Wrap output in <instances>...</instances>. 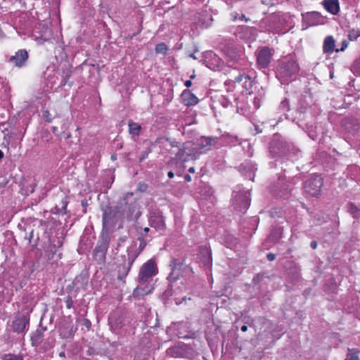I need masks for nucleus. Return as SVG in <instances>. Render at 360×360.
Masks as SVG:
<instances>
[{
    "instance_id": "nucleus-1",
    "label": "nucleus",
    "mask_w": 360,
    "mask_h": 360,
    "mask_svg": "<svg viewBox=\"0 0 360 360\" xmlns=\"http://www.w3.org/2000/svg\"><path fill=\"white\" fill-rule=\"evenodd\" d=\"M117 206L124 221L137 220L141 214L133 193H127Z\"/></svg>"
},
{
    "instance_id": "nucleus-2",
    "label": "nucleus",
    "mask_w": 360,
    "mask_h": 360,
    "mask_svg": "<svg viewBox=\"0 0 360 360\" xmlns=\"http://www.w3.org/2000/svg\"><path fill=\"white\" fill-rule=\"evenodd\" d=\"M170 153L174 155V158L181 162H186L197 158L194 148V143L191 141L180 143L175 141H169Z\"/></svg>"
},
{
    "instance_id": "nucleus-3",
    "label": "nucleus",
    "mask_w": 360,
    "mask_h": 360,
    "mask_svg": "<svg viewBox=\"0 0 360 360\" xmlns=\"http://www.w3.org/2000/svg\"><path fill=\"white\" fill-rule=\"evenodd\" d=\"M297 63L292 59L281 60L276 68V77L282 84H288L296 79L299 72Z\"/></svg>"
},
{
    "instance_id": "nucleus-4",
    "label": "nucleus",
    "mask_w": 360,
    "mask_h": 360,
    "mask_svg": "<svg viewBox=\"0 0 360 360\" xmlns=\"http://www.w3.org/2000/svg\"><path fill=\"white\" fill-rule=\"evenodd\" d=\"M124 220L118 206L115 207H108L103 210L102 223L103 229H109L115 227L117 224L119 227L122 226Z\"/></svg>"
},
{
    "instance_id": "nucleus-5",
    "label": "nucleus",
    "mask_w": 360,
    "mask_h": 360,
    "mask_svg": "<svg viewBox=\"0 0 360 360\" xmlns=\"http://www.w3.org/2000/svg\"><path fill=\"white\" fill-rule=\"evenodd\" d=\"M294 146L284 140L274 137L269 145V153L273 157H281L288 153H295Z\"/></svg>"
},
{
    "instance_id": "nucleus-6",
    "label": "nucleus",
    "mask_w": 360,
    "mask_h": 360,
    "mask_svg": "<svg viewBox=\"0 0 360 360\" xmlns=\"http://www.w3.org/2000/svg\"><path fill=\"white\" fill-rule=\"evenodd\" d=\"M169 266L171 273L169 274L167 279L170 282H174L181 276L188 274L191 271V268L186 265L183 260L179 259H172Z\"/></svg>"
},
{
    "instance_id": "nucleus-7",
    "label": "nucleus",
    "mask_w": 360,
    "mask_h": 360,
    "mask_svg": "<svg viewBox=\"0 0 360 360\" xmlns=\"http://www.w3.org/2000/svg\"><path fill=\"white\" fill-rule=\"evenodd\" d=\"M194 144L195 152L198 157L200 154L205 153L210 150L212 146H221L224 145V143L221 141L219 137L207 136L201 137Z\"/></svg>"
},
{
    "instance_id": "nucleus-8",
    "label": "nucleus",
    "mask_w": 360,
    "mask_h": 360,
    "mask_svg": "<svg viewBox=\"0 0 360 360\" xmlns=\"http://www.w3.org/2000/svg\"><path fill=\"white\" fill-rule=\"evenodd\" d=\"M238 188V191H233L232 205L236 210L245 212L250 204V193L248 191H242L240 188Z\"/></svg>"
},
{
    "instance_id": "nucleus-9",
    "label": "nucleus",
    "mask_w": 360,
    "mask_h": 360,
    "mask_svg": "<svg viewBox=\"0 0 360 360\" xmlns=\"http://www.w3.org/2000/svg\"><path fill=\"white\" fill-rule=\"evenodd\" d=\"M110 237L108 235H102L98 241L94 251L93 255L96 261L99 264H104L106 259V254L109 248Z\"/></svg>"
},
{
    "instance_id": "nucleus-10",
    "label": "nucleus",
    "mask_w": 360,
    "mask_h": 360,
    "mask_svg": "<svg viewBox=\"0 0 360 360\" xmlns=\"http://www.w3.org/2000/svg\"><path fill=\"white\" fill-rule=\"evenodd\" d=\"M323 184V180L319 175H315L307 179L304 183V190L306 193L312 197H319L321 194V187Z\"/></svg>"
},
{
    "instance_id": "nucleus-11",
    "label": "nucleus",
    "mask_w": 360,
    "mask_h": 360,
    "mask_svg": "<svg viewBox=\"0 0 360 360\" xmlns=\"http://www.w3.org/2000/svg\"><path fill=\"white\" fill-rule=\"evenodd\" d=\"M136 258L134 256L131 255L127 252L126 254L121 255V261L117 266V279L124 281L128 275L131 266Z\"/></svg>"
},
{
    "instance_id": "nucleus-12",
    "label": "nucleus",
    "mask_w": 360,
    "mask_h": 360,
    "mask_svg": "<svg viewBox=\"0 0 360 360\" xmlns=\"http://www.w3.org/2000/svg\"><path fill=\"white\" fill-rule=\"evenodd\" d=\"M158 273V269L155 260L150 259L146 262L140 269L138 281L140 283H145L152 276Z\"/></svg>"
},
{
    "instance_id": "nucleus-13",
    "label": "nucleus",
    "mask_w": 360,
    "mask_h": 360,
    "mask_svg": "<svg viewBox=\"0 0 360 360\" xmlns=\"http://www.w3.org/2000/svg\"><path fill=\"white\" fill-rule=\"evenodd\" d=\"M30 317L25 314H18L13 320L11 327L13 332L18 334H25L28 330Z\"/></svg>"
},
{
    "instance_id": "nucleus-14",
    "label": "nucleus",
    "mask_w": 360,
    "mask_h": 360,
    "mask_svg": "<svg viewBox=\"0 0 360 360\" xmlns=\"http://www.w3.org/2000/svg\"><path fill=\"white\" fill-rule=\"evenodd\" d=\"M126 314L120 310L112 311L108 316V324L114 333L124 326Z\"/></svg>"
},
{
    "instance_id": "nucleus-15",
    "label": "nucleus",
    "mask_w": 360,
    "mask_h": 360,
    "mask_svg": "<svg viewBox=\"0 0 360 360\" xmlns=\"http://www.w3.org/2000/svg\"><path fill=\"white\" fill-rule=\"evenodd\" d=\"M256 56L258 65L261 68H266L271 62L273 51L267 46H264L257 51Z\"/></svg>"
},
{
    "instance_id": "nucleus-16",
    "label": "nucleus",
    "mask_w": 360,
    "mask_h": 360,
    "mask_svg": "<svg viewBox=\"0 0 360 360\" xmlns=\"http://www.w3.org/2000/svg\"><path fill=\"white\" fill-rule=\"evenodd\" d=\"M255 77L250 76L248 74H240L236 77L233 82L235 83H241L245 94H251L252 88L255 84Z\"/></svg>"
},
{
    "instance_id": "nucleus-17",
    "label": "nucleus",
    "mask_w": 360,
    "mask_h": 360,
    "mask_svg": "<svg viewBox=\"0 0 360 360\" xmlns=\"http://www.w3.org/2000/svg\"><path fill=\"white\" fill-rule=\"evenodd\" d=\"M137 240L139 241V246H137L136 243H134L127 250V252L131 255H134L136 259L146 248L148 238L147 237H145L142 233H141L138 237Z\"/></svg>"
},
{
    "instance_id": "nucleus-18",
    "label": "nucleus",
    "mask_w": 360,
    "mask_h": 360,
    "mask_svg": "<svg viewBox=\"0 0 360 360\" xmlns=\"http://www.w3.org/2000/svg\"><path fill=\"white\" fill-rule=\"evenodd\" d=\"M29 58V53L25 49H20L15 52L14 56L9 58V62L13 63L15 67H24Z\"/></svg>"
},
{
    "instance_id": "nucleus-19",
    "label": "nucleus",
    "mask_w": 360,
    "mask_h": 360,
    "mask_svg": "<svg viewBox=\"0 0 360 360\" xmlns=\"http://www.w3.org/2000/svg\"><path fill=\"white\" fill-rule=\"evenodd\" d=\"M148 222L150 226L156 230H162L165 227L163 215L159 211H153L150 213Z\"/></svg>"
},
{
    "instance_id": "nucleus-20",
    "label": "nucleus",
    "mask_w": 360,
    "mask_h": 360,
    "mask_svg": "<svg viewBox=\"0 0 360 360\" xmlns=\"http://www.w3.org/2000/svg\"><path fill=\"white\" fill-rule=\"evenodd\" d=\"M182 103L186 106L195 105L198 103L199 99L190 90L185 89L181 95Z\"/></svg>"
},
{
    "instance_id": "nucleus-21",
    "label": "nucleus",
    "mask_w": 360,
    "mask_h": 360,
    "mask_svg": "<svg viewBox=\"0 0 360 360\" xmlns=\"http://www.w3.org/2000/svg\"><path fill=\"white\" fill-rule=\"evenodd\" d=\"M46 330V327L39 326V327L32 333L30 340L32 346L37 347L42 342L44 333Z\"/></svg>"
},
{
    "instance_id": "nucleus-22",
    "label": "nucleus",
    "mask_w": 360,
    "mask_h": 360,
    "mask_svg": "<svg viewBox=\"0 0 360 360\" xmlns=\"http://www.w3.org/2000/svg\"><path fill=\"white\" fill-rule=\"evenodd\" d=\"M323 5L325 9L332 14H337L340 11L338 0H324Z\"/></svg>"
},
{
    "instance_id": "nucleus-23",
    "label": "nucleus",
    "mask_w": 360,
    "mask_h": 360,
    "mask_svg": "<svg viewBox=\"0 0 360 360\" xmlns=\"http://www.w3.org/2000/svg\"><path fill=\"white\" fill-rule=\"evenodd\" d=\"M345 129L350 132H355L359 129L360 123L358 120L354 118H347L344 122Z\"/></svg>"
},
{
    "instance_id": "nucleus-24",
    "label": "nucleus",
    "mask_w": 360,
    "mask_h": 360,
    "mask_svg": "<svg viewBox=\"0 0 360 360\" xmlns=\"http://www.w3.org/2000/svg\"><path fill=\"white\" fill-rule=\"evenodd\" d=\"M323 50L325 53H332L335 50V40L332 36H328L323 41Z\"/></svg>"
},
{
    "instance_id": "nucleus-25",
    "label": "nucleus",
    "mask_w": 360,
    "mask_h": 360,
    "mask_svg": "<svg viewBox=\"0 0 360 360\" xmlns=\"http://www.w3.org/2000/svg\"><path fill=\"white\" fill-rule=\"evenodd\" d=\"M240 38H248L250 41H255L257 37V30L252 27H245L243 28Z\"/></svg>"
},
{
    "instance_id": "nucleus-26",
    "label": "nucleus",
    "mask_w": 360,
    "mask_h": 360,
    "mask_svg": "<svg viewBox=\"0 0 360 360\" xmlns=\"http://www.w3.org/2000/svg\"><path fill=\"white\" fill-rule=\"evenodd\" d=\"M200 262L205 266H210L211 265V252L208 249L204 248L200 251Z\"/></svg>"
},
{
    "instance_id": "nucleus-27",
    "label": "nucleus",
    "mask_w": 360,
    "mask_h": 360,
    "mask_svg": "<svg viewBox=\"0 0 360 360\" xmlns=\"http://www.w3.org/2000/svg\"><path fill=\"white\" fill-rule=\"evenodd\" d=\"M225 54L229 62H236L239 58V55L236 49L233 47H227L225 50Z\"/></svg>"
},
{
    "instance_id": "nucleus-28",
    "label": "nucleus",
    "mask_w": 360,
    "mask_h": 360,
    "mask_svg": "<svg viewBox=\"0 0 360 360\" xmlns=\"http://www.w3.org/2000/svg\"><path fill=\"white\" fill-rule=\"evenodd\" d=\"M129 132L132 136H139L141 133V127L139 124L129 120L128 123Z\"/></svg>"
},
{
    "instance_id": "nucleus-29",
    "label": "nucleus",
    "mask_w": 360,
    "mask_h": 360,
    "mask_svg": "<svg viewBox=\"0 0 360 360\" xmlns=\"http://www.w3.org/2000/svg\"><path fill=\"white\" fill-rule=\"evenodd\" d=\"M182 353V354H184L182 355V358L193 359L195 356V352L193 350V349L186 345H183Z\"/></svg>"
},
{
    "instance_id": "nucleus-30",
    "label": "nucleus",
    "mask_w": 360,
    "mask_h": 360,
    "mask_svg": "<svg viewBox=\"0 0 360 360\" xmlns=\"http://www.w3.org/2000/svg\"><path fill=\"white\" fill-rule=\"evenodd\" d=\"M182 352H183V346L174 347H171L167 349L168 354L174 358H178V357L182 358V355H183Z\"/></svg>"
},
{
    "instance_id": "nucleus-31",
    "label": "nucleus",
    "mask_w": 360,
    "mask_h": 360,
    "mask_svg": "<svg viewBox=\"0 0 360 360\" xmlns=\"http://www.w3.org/2000/svg\"><path fill=\"white\" fill-rule=\"evenodd\" d=\"M347 211L353 216V217L360 218V208H358L354 203H348Z\"/></svg>"
},
{
    "instance_id": "nucleus-32",
    "label": "nucleus",
    "mask_w": 360,
    "mask_h": 360,
    "mask_svg": "<svg viewBox=\"0 0 360 360\" xmlns=\"http://www.w3.org/2000/svg\"><path fill=\"white\" fill-rule=\"evenodd\" d=\"M240 169L243 172H255L257 168L251 162L245 161L240 165Z\"/></svg>"
},
{
    "instance_id": "nucleus-33",
    "label": "nucleus",
    "mask_w": 360,
    "mask_h": 360,
    "mask_svg": "<svg viewBox=\"0 0 360 360\" xmlns=\"http://www.w3.org/2000/svg\"><path fill=\"white\" fill-rule=\"evenodd\" d=\"M219 139H221V141L224 143V145L225 144V142L226 143L235 145L238 141V139L236 136H232L229 134L223 135Z\"/></svg>"
},
{
    "instance_id": "nucleus-34",
    "label": "nucleus",
    "mask_w": 360,
    "mask_h": 360,
    "mask_svg": "<svg viewBox=\"0 0 360 360\" xmlns=\"http://www.w3.org/2000/svg\"><path fill=\"white\" fill-rule=\"evenodd\" d=\"M72 70L69 68L63 70L62 80L60 82V84L62 86H65L68 83L69 79L72 75Z\"/></svg>"
},
{
    "instance_id": "nucleus-35",
    "label": "nucleus",
    "mask_w": 360,
    "mask_h": 360,
    "mask_svg": "<svg viewBox=\"0 0 360 360\" xmlns=\"http://www.w3.org/2000/svg\"><path fill=\"white\" fill-rule=\"evenodd\" d=\"M359 352L356 349H348L347 357L345 360H360L358 355Z\"/></svg>"
},
{
    "instance_id": "nucleus-36",
    "label": "nucleus",
    "mask_w": 360,
    "mask_h": 360,
    "mask_svg": "<svg viewBox=\"0 0 360 360\" xmlns=\"http://www.w3.org/2000/svg\"><path fill=\"white\" fill-rule=\"evenodd\" d=\"M80 350H81V347H80L79 345L77 343H73L71 345H70V347L68 349V355L75 356L79 354Z\"/></svg>"
},
{
    "instance_id": "nucleus-37",
    "label": "nucleus",
    "mask_w": 360,
    "mask_h": 360,
    "mask_svg": "<svg viewBox=\"0 0 360 360\" xmlns=\"http://www.w3.org/2000/svg\"><path fill=\"white\" fill-rule=\"evenodd\" d=\"M318 14L316 13H307L304 16V20L308 23L309 25H314L315 24V18H316Z\"/></svg>"
},
{
    "instance_id": "nucleus-38",
    "label": "nucleus",
    "mask_w": 360,
    "mask_h": 360,
    "mask_svg": "<svg viewBox=\"0 0 360 360\" xmlns=\"http://www.w3.org/2000/svg\"><path fill=\"white\" fill-rule=\"evenodd\" d=\"M155 51L157 53L166 54L168 47L165 43H160L156 45Z\"/></svg>"
},
{
    "instance_id": "nucleus-39",
    "label": "nucleus",
    "mask_w": 360,
    "mask_h": 360,
    "mask_svg": "<svg viewBox=\"0 0 360 360\" xmlns=\"http://www.w3.org/2000/svg\"><path fill=\"white\" fill-rule=\"evenodd\" d=\"M2 360H23V357L21 354H6L2 357Z\"/></svg>"
},
{
    "instance_id": "nucleus-40",
    "label": "nucleus",
    "mask_w": 360,
    "mask_h": 360,
    "mask_svg": "<svg viewBox=\"0 0 360 360\" xmlns=\"http://www.w3.org/2000/svg\"><path fill=\"white\" fill-rule=\"evenodd\" d=\"M34 238V231L32 230L28 236H26L25 237V239H27L29 241V243L32 245L33 247H36L37 245L39 238L37 237L36 240H33Z\"/></svg>"
},
{
    "instance_id": "nucleus-41",
    "label": "nucleus",
    "mask_w": 360,
    "mask_h": 360,
    "mask_svg": "<svg viewBox=\"0 0 360 360\" xmlns=\"http://www.w3.org/2000/svg\"><path fill=\"white\" fill-rule=\"evenodd\" d=\"M359 37H360V30H354L352 29L349 32L348 38L349 40L354 41L356 40Z\"/></svg>"
},
{
    "instance_id": "nucleus-42",
    "label": "nucleus",
    "mask_w": 360,
    "mask_h": 360,
    "mask_svg": "<svg viewBox=\"0 0 360 360\" xmlns=\"http://www.w3.org/2000/svg\"><path fill=\"white\" fill-rule=\"evenodd\" d=\"M68 205V202L66 200H62L61 201V207H59L58 205L56 206V213L58 214H65L66 213V208Z\"/></svg>"
},
{
    "instance_id": "nucleus-43",
    "label": "nucleus",
    "mask_w": 360,
    "mask_h": 360,
    "mask_svg": "<svg viewBox=\"0 0 360 360\" xmlns=\"http://www.w3.org/2000/svg\"><path fill=\"white\" fill-rule=\"evenodd\" d=\"M351 70L354 74L360 75V58L355 60V62L352 65Z\"/></svg>"
},
{
    "instance_id": "nucleus-44",
    "label": "nucleus",
    "mask_w": 360,
    "mask_h": 360,
    "mask_svg": "<svg viewBox=\"0 0 360 360\" xmlns=\"http://www.w3.org/2000/svg\"><path fill=\"white\" fill-rule=\"evenodd\" d=\"M55 345V340L53 338H48V340L44 343L43 348L45 350H49L53 347Z\"/></svg>"
},
{
    "instance_id": "nucleus-45",
    "label": "nucleus",
    "mask_w": 360,
    "mask_h": 360,
    "mask_svg": "<svg viewBox=\"0 0 360 360\" xmlns=\"http://www.w3.org/2000/svg\"><path fill=\"white\" fill-rule=\"evenodd\" d=\"M146 294H147V293L145 292V290L143 288H139V287L136 288L133 291V296L134 297H138L139 296H143Z\"/></svg>"
},
{
    "instance_id": "nucleus-46",
    "label": "nucleus",
    "mask_w": 360,
    "mask_h": 360,
    "mask_svg": "<svg viewBox=\"0 0 360 360\" xmlns=\"http://www.w3.org/2000/svg\"><path fill=\"white\" fill-rule=\"evenodd\" d=\"M75 331L72 330V328L70 329L69 332H65V331H60V336L61 338L67 339V338H72L74 336Z\"/></svg>"
},
{
    "instance_id": "nucleus-47",
    "label": "nucleus",
    "mask_w": 360,
    "mask_h": 360,
    "mask_svg": "<svg viewBox=\"0 0 360 360\" xmlns=\"http://www.w3.org/2000/svg\"><path fill=\"white\" fill-rule=\"evenodd\" d=\"M281 238V232L278 230H275L271 233L270 238L271 241L276 242Z\"/></svg>"
},
{
    "instance_id": "nucleus-48",
    "label": "nucleus",
    "mask_w": 360,
    "mask_h": 360,
    "mask_svg": "<svg viewBox=\"0 0 360 360\" xmlns=\"http://www.w3.org/2000/svg\"><path fill=\"white\" fill-rule=\"evenodd\" d=\"M280 108L282 109L283 112L288 111L290 110L289 100L288 98H285L281 103Z\"/></svg>"
},
{
    "instance_id": "nucleus-49",
    "label": "nucleus",
    "mask_w": 360,
    "mask_h": 360,
    "mask_svg": "<svg viewBox=\"0 0 360 360\" xmlns=\"http://www.w3.org/2000/svg\"><path fill=\"white\" fill-rule=\"evenodd\" d=\"M42 117L46 122H51L53 117L48 110H45L42 112Z\"/></svg>"
},
{
    "instance_id": "nucleus-50",
    "label": "nucleus",
    "mask_w": 360,
    "mask_h": 360,
    "mask_svg": "<svg viewBox=\"0 0 360 360\" xmlns=\"http://www.w3.org/2000/svg\"><path fill=\"white\" fill-rule=\"evenodd\" d=\"M82 326H84L87 330H89L91 326V323L89 319H84L82 321Z\"/></svg>"
},
{
    "instance_id": "nucleus-51",
    "label": "nucleus",
    "mask_w": 360,
    "mask_h": 360,
    "mask_svg": "<svg viewBox=\"0 0 360 360\" xmlns=\"http://www.w3.org/2000/svg\"><path fill=\"white\" fill-rule=\"evenodd\" d=\"M73 300L70 297H68L65 301L66 307L68 309H71L73 306Z\"/></svg>"
},
{
    "instance_id": "nucleus-52",
    "label": "nucleus",
    "mask_w": 360,
    "mask_h": 360,
    "mask_svg": "<svg viewBox=\"0 0 360 360\" xmlns=\"http://www.w3.org/2000/svg\"><path fill=\"white\" fill-rule=\"evenodd\" d=\"M253 103H254L255 108L256 109H258L260 107L261 99L257 97H255Z\"/></svg>"
},
{
    "instance_id": "nucleus-53",
    "label": "nucleus",
    "mask_w": 360,
    "mask_h": 360,
    "mask_svg": "<svg viewBox=\"0 0 360 360\" xmlns=\"http://www.w3.org/2000/svg\"><path fill=\"white\" fill-rule=\"evenodd\" d=\"M347 47V42L346 41H343L342 43V46L340 49H337L335 50L336 52L343 51Z\"/></svg>"
},
{
    "instance_id": "nucleus-54",
    "label": "nucleus",
    "mask_w": 360,
    "mask_h": 360,
    "mask_svg": "<svg viewBox=\"0 0 360 360\" xmlns=\"http://www.w3.org/2000/svg\"><path fill=\"white\" fill-rule=\"evenodd\" d=\"M262 3L269 6H273L275 5V3L273 2L272 0H262Z\"/></svg>"
},
{
    "instance_id": "nucleus-55",
    "label": "nucleus",
    "mask_w": 360,
    "mask_h": 360,
    "mask_svg": "<svg viewBox=\"0 0 360 360\" xmlns=\"http://www.w3.org/2000/svg\"><path fill=\"white\" fill-rule=\"evenodd\" d=\"M266 258L269 261L271 262V261H274L276 258V256L274 254L270 252L269 254H267L266 255Z\"/></svg>"
},
{
    "instance_id": "nucleus-56",
    "label": "nucleus",
    "mask_w": 360,
    "mask_h": 360,
    "mask_svg": "<svg viewBox=\"0 0 360 360\" xmlns=\"http://www.w3.org/2000/svg\"><path fill=\"white\" fill-rule=\"evenodd\" d=\"M231 16L233 20H236L237 19H240V15L236 12L231 13Z\"/></svg>"
},
{
    "instance_id": "nucleus-57",
    "label": "nucleus",
    "mask_w": 360,
    "mask_h": 360,
    "mask_svg": "<svg viewBox=\"0 0 360 360\" xmlns=\"http://www.w3.org/2000/svg\"><path fill=\"white\" fill-rule=\"evenodd\" d=\"M139 191H141L142 192L146 191L147 189V185L146 184H140L139 186Z\"/></svg>"
},
{
    "instance_id": "nucleus-58",
    "label": "nucleus",
    "mask_w": 360,
    "mask_h": 360,
    "mask_svg": "<svg viewBox=\"0 0 360 360\" xmlns=\"http://www.w3.org/2000/svg\"><path fill=\"white\" fill-rule=\"evenodd\" d=\"M148 154V153L147 152H144L141 157L139 158V162H142L143 160H145L147 158Z\"/></svg>"
},
{
    "instance_id": "nucleus-59",
    "label": "nucleus",
    "mask_w": 360,
    "mask_h": 360,
    "mask_svg": "<svg viewBox=\"0 0 360 360\" xmlns=\"http://www.w3.org/2000/svg\"><path fill=\"white\" fill-rule=\"evenodd\" d=\"M317 245L318 244H317L316 241H315V240L311 241L310 243L311 248L314 250L317 248Z\"/></svg>"
},
{
    "instance_id": "nucleus-60",
    "label": "nucleus",
    "mask_w": 360,
    "mask_h": 360,
    "mask_svg": "<svg viewBox=\"0 0 360 360\" xmlns=\"http://www.w3.org/2000/svg\"><path fill=\"white\" fill-rule=\"evenodd\" d=\"M223 100H224V101L221 103L222 106L224 108L228 107L229 105L230 104L229 101H226L224 98H223Z\"/></svg>"
},
{
    "instance_id": "nucleus-61",
    "label": "nucleus",
    "mask_w": 360,
    "mask_h": 360,
    "mask_svg": "<svg viewBox=\"0 0 360 360\" xmlns=\"http://www.w3.org/2000/svg\"><path fill=\"white\" fill-rule=\"evenodd\" d=\"M240 19L244 20L245 22H248L250 20V19L247 18L244 14H241L240 15Z\"/></svg>"
},
{
    "instance_id": "nucleus-62",
    "label": "nucleus",
    "mask_w": 360,
    "mask_h": 360,
    "mask_svg": "<svg viewBox=\"0 0 360 360\" xmlns=\"http://www.w3.org/2000/svg\"><path fill=\"white\" fill-rule=\"evenodd\" d=\"M184 84H185V86H186V87H188H188L191 86V85H192V82H191V80H187V81H186V82H185Z\"/></svg>"
},
{
    "instance_id": "nucleus-63",
    "label": "nucleus",
    "mask_w": 360,
    "mask_h": 360,
    "mask_svg": "<svg viewBox=\"0 0 360 360\" xmlns=\"http://www.w3.org/2000/svg\"><path fill=\"white\" fill-rule=\"evenodd\" d=\"M184 179L186 181H191V177L189 174H186L185 176H184Z\"/></svg>"
},
{
    "instance_id": "nucleus-64",
    "label": "nucleus",
    "mask_w": 360,
    "mask_h": 360,
    "mask_svg": "<svg viewBox=\"0 0 360 360\" xmlns=\"http://www.w3.org/2000/svg\"><path fill=\"white\" fill-rule=\"evenodd\" d=\"M225 3L228 5H232L235 1V0H224Z\"/></svg>"
}]
</instances>
